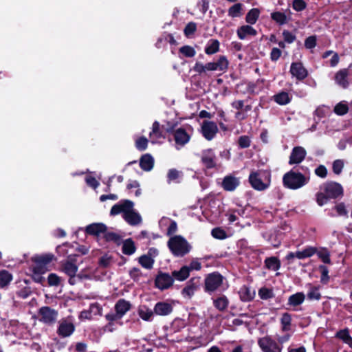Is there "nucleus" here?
Wrapping results in <instances>:
<instances>
[{"label": "nucleus", "instance_id": "aec40b11", "mask_svg": "<svg viewBox=\"0 0 352 352\" xmlns=\"http://www.w3.org/2000/svg\"><path fill=\"white\" fill-rule=\"evenodd\" d=\"M201 161L208 168H211L215 166V154L212 149H206L202 152Z\"/></svg>", "mask_w": 352, "mask_h": 352}, {"label": "nucleus", "instance_id": "7c9ffc66", "mask_svg": "<svg viewBox=\"0 0 352 352\" xmlns=\"http://www.w3.org/2000/svg\"><path fill=\"white\" fill-rule=\"evenodd\" d=\"M136 247L133 241L131 239L125 240L122 243V252L126 255H131L135 253Z\"/></svg>", "mask_w": 352, "mask_h": 352}, {"label": "nucleus", "instance_id": "6e6d98bb", "mask_svg": "<svg viewBox=\"0 0 352 352\" xmlns=\"http://www.w3.org/2000/svg\"><path fill=\"white\" fill-rule=\"evenodd\" d=\"M344 167V162L342 160H336L333 163V171L334 173L339 175Z\"/></svg>", "mask_w": 352, "mask_h": 352}, {"label": "nucleus", "instance_id": "a19ab883", "mask_svg": "<svg viewBox=\"0 0 352 352\" xmlns=\"http://www.w3.org/2000/svg\"><path fill=\"white\" fill-rule=\"evenodd\" d=\"M271 18L279 25H284L288 21V18L286 14L281 12H272L271 14Z\"/></svg>", "mask_w": 352, "mask_h": 352}, {"label": "nucleus", "instance_id": "423d86ee", "mask_svg": "<svg viewBox=\"0 0 352 352\" xmlns=\"http://www.w3.org/2000/svg\"><path fill=\"white\" fill-rule=\"evenodd\" d=\"M258 345L262 352H282L283 350V346L280 345L270 336L259 338Z\"/></svg>", "mask_w": 352, "mask_h": 352}, {"label": "nucleus", "instance_id": "0e129e2a", "mask_svg": "<svg viewBox=\"0 0 352 352\" xmlns=\"http://www.w3.org/2000/svg\"><path fill=\"white\" fill-rule=\"evenodd\" d=\"M296 11H302L306 7V3L303 0H294L292 5Z\"/></svg>", "mask_w": 352, "mask_h": 352}, {"label": "nucleus", "instance_id": "6ab92c4d", "mask_svg": "<svg viewBox=\"0 0 352 352\" xmlns=\"http://www.w3.org/2000/svg\"><path fill=\"white\" fill-rule=\"evenodd\" d=\"M122 218L130 226H137L140 224L142 221L140 214L134 209V207H133L132 209H131Z\"/></svg>", "mask_w": 352, "mask_h": 352}, {"label": "nucleus", "instance_id": "0eeeda50", "mask_svg": "<svg viewBox=\"0 0 352 352\" xmlns=\"http://www.w3.org/2000/svg\"><path fill=\"white\" fill-rule=\"evenodd\" d=\"M223 277L217 272L208 274L205 279V290L208 292L216 291L223 283Z\"/></svg>", "mask_w": 352, "mask_h": 352}, {"label": "nucleus", "instance_id": "473e14b6", "mask_svg": "<svg viewBox=\"0 0 352 352\" xmlns=\"http://www.w3.org/2000/svg\"><path fill=\"white\" fill-rule=\"evenodd\" d=\"M305 298V296L302 292H298L289 296L288 304L292 306H298L302 304Z\"/></svg>", "mask_w": 352, "mask_h": 352}, {"label": "nucleus", "instance_id": "4468645a", "mask_svg": "<svg viewBox=\"0 0 352 352\" xmlns=\"http://www.w3.org/2000/svg\"><path fill=\"white\" fill-rule=\"evenodd\" d=\"M201 129L203 135L208 140H211L218 131L217 124L210 121H204Z\"/></svg>", "mask_w": 352, "mask_h": 352}, {"label": "nucleus", "instance_id": "a18cd8bd", "mask_svg": "<svg viewBox=\"0 0 352 352\" xmlns=\"http://www.w3.org/2000/svg\"><path fill=\"white\" fill-rule=\"evenodd\" d=\"M349 107L345 101H342L337 104L334 107V112L338 116H343L347 113Z\"/></svg>", "mask_w": 352, "mask_h": 352}, {"label": "nucleus", "instance_id": "39448f33", "mask_svg": "<svg viewBox=\"0 0 352 352\" xmlns=\"http://www.w3.org/2000/svg\"><path fill=\"white\" fill-rule=\"evenodd\" d=\"M168 246L176 256H183L190 250V246L187 241L179 235L171 237L168 241Z\"/></svg>", "mask_w": 352, "mask_h": 352}, {"label": "nucleus", "instance_id": "e2e57ef3", "mask_svg": "<svg viewBox=\"0 0 352 352\" xmlns=\"http://www.w3.org/2000/svg\"><path fill=\"white\" fill-rule=\"evenodd\" d=\"M316 45V37L315 36H311L306 38L305 41V46L307 49H312Z\"/></svg>", "mask_w": 352, "mask_h": 352}, {"label": "nucleus", "instance_id": "49530a36", "mask_svg": "<svg viewBox=\"0 0 352 352\" xmlns=\"http://www.w3.org/2000/svg\"><path fill=\"white\" fill-rule=\"evenodd\" d=\"M316 253V250L314 248L309 247L301 251H298L297 258L304 259L311 257Z\"/></svg>", "mask_w": 352, "mask_h": 352}, {"label": "nucleus", "instance_id": "412c9836", "mask_svg": "<svg viewBox=\"0 0 352 352\" xmlns=\"http://www.w3.org/2000/svg\"><path fill=\"white\" fill-rule=\"evenodd\" d=\"M85 230L89 234L99 236L107 231V226L102 223H94L87 226Z\"/></svg>", "mask_w": 352, "mask_h": 352}, {"label": "nucleus", "instance_id": "c756f323", "mask_svg": "<svg viewBox=\"0 0 352 352\" xmlns=\"http://www.w3.org/2000/svg\"><path fill=\"white\" fill-rule=\"evenodd\" d=\"M154 311L146 306H140L138 309L139 316L145 321H150L153 316Z\"/></svg>", "mask_w": 352, "mask_h": 352}, {"label": "nucleus", "instance_id": "c9c22d12", "mask_svg": "<svg viewBox=\"0 0 352 352\" xmlns=\"http://www.w3.org/2000/svg\"><path fill=\"white\" fill-rule=\"evenodd\" d=\"M138 262L144 268L151 270L153 268L155 261L151 256L144 254L138 258Z\"/></svg>", "mask_w": 352, "mask_h": 352}, {"label": "nucleus", "instance_id": "7ed1b4c3", "mask_svg": "<svg viewBox=\"0 0 352 352\" xmlns=\"http://www.w3.org/2000/svg\"><path fill=\"white\" fill-rule=\"evenodd\" d=\"M55 259V256L52 254H45L42 255H36L32 258L34 263L33 266V272L34 273V279L37 282H41L43 278L41 274H45L49 270L48 265Z\"/></svg>", "mask_w": 352, "mask_h": 352}, {"label": "nucleus", "instance_id": "864d4df0", "mask_svg": "<svg viewBox=\"0 0 352 352\" xmlns=\"http://www.w3.org/2000/svg\"><path fill=\"white\" fill-rule=\"evenodd\" d=\"M319 269L321 272L320 281L323 284H327L329 280V270H328L327 267L324 265H320L319 267Z\"/></svg>", "mask_w": 352, "mask_h": 352}, {"label": "nucleus", "instance_id": "5701e85b", "mask_svg": "<svg viewBox=\"0 0 352 352\" xmlns=\"http://www.w3.org/2000/svg\"><path fill=\"white\" fill-rule=\"evenodd\" d=\"M236 33L241 40L245 39L248 36H256L257 34L256 30L248 25L239 27L237 29Z\"/></svg>", "mask_w": 352, "mask_h": 352}, {"label": "nucleus", "instance_id": "c03bdc74", "mask_svg": "<svg viewBox=\"0 0 352 352\" xmlns=\"http://www.w3.org/2000/svg\"><path fill=\"white\" fill-rule=\"evenodd\" d=\"M127 188L129 193L134 194L135 197H139L141 195L140 184L137 181H131L127 185Z\"/></svg>", "mask_w": 352, "mask_h": 352}, {"label": "nucleus", "instance_id": "603ef678", "mask_svg": "<svg viewBox=\"0 0 352 352\" xmlns=\"http://www.w3.org/2000/svg\"><path fill=\"white\" fill-rule=\"evenodd\" d=\"M258 296L261 299L267 300L273 297V292L272 289L262 287L258 291Z\"/></svg>", "mask_w": 352, "mask_h": 352}, {"label": "nucleus", "instance_id": "dca6fc26", "mask_svg": "<svg viewBox=\"0 0 352 352\" xmlns=\"http://www.w3.org/2000/svg\"><path fill=\"white\" fill-rule=\"evenodd\" d=\"M173 305L168 302H159L155 304L153 311L158 316H167L173 311Z\"/></svg>", "mask_w": 352, "mask_h": 352}, {"label": "nucleus", "instance_id": "f8f14e48", "mask_svg": "<svg viewBox=\"0 0 352 352\" xmlns=\"http://www.w3.org/2000/svg\"><path fill=\"white\" fill-rule=\"evenodd\" d=\"M75 255L69 256L63 264V271L69 277H74L78 272V266L76 265Z\"/></svg>", "mask_w": 352, "mask_h": 352}, {"label": "nucleus", "instance_id": "680f3d73", "mask_svg": "<svg viewBox=\"0 0 352 352\" xmlns=\"http://www.w3.org/2000/svg\"><path fill=\"white\" fill-rule=\"evenodd\" d=\"M196 29H197L196 23H195L193 22H190L185 27L184 34L186 36H189V35L193 34L196 31Z\"/></svg>", "mask_w": 352, "mask_h": 352}, {"label": "nucleus", "instance_id": "9b49d317", "mask_svg": "<svg viewBox=\"0 0 352 352\" xmlns=\"http://www.w3.org/2000/svg\"><path fill=\"white\" fill-rule=\"evenodd\" d=\"M75 330V326L71 321L67 319H62L58 322L57 333L61 338L70 336Z\"/></svg>", "mask_w": 352, "mask_h": 352}, {"label": "nucleus", "instance_id": "de8ad7c7", "mask_svg": "<svg viewBox=\"0 0 352 352\" xmlns=\"http://www.w3.org/2000/svg\"><path fill=\"white\" fill-rule=\"evenodd\" d=\"M307 297L310 300H320L321 298V294L319 292V287L312 286L310 285Z\"/></svg>", "mask_w": 352, "mask_h": 352}, {"label": "nucleus", "instance_id": "cd10ccee", "mask_svg": "<svg viewBox=\"0 0 352 352\" xmlns=\"http://www.w3.org/2000/svg\"><path fill=\"white\" fill-rule=\"evenodd\" d=\"M190 275V268L188 266H183L179 270H175L172 272V276L176 280L183 281Z\"/></svg>", "mask_w": 352, "mask_h": 352}, {"label": "nucleus", "instance_id": "a878e982", "mask_svg": "<svg viewBox=\"0 0 352 352\" xmlns=\"http://www.w3.org/2000/svg\"><path fill=\"white\" fill-rule=\"evenodd\" d=\"M131 304L125 300H119L115 305L116 313L121 318L130 309Z\"/></svg>", "mask_w": 352, "mask_h": 352}, {"label": "nucleus", "instance_id": "e433bc0d", "mask_svg": "<svg viewBox=\"0 0 352 352\" xmlns=\"http://www.w3.org/2000/svg\"><path fill=\"white\" fill-rule=\"evenodd\" d=\"M219 50V42L216 39L210 40L205 49L206 54L208 55L217 53Z\"/></svg>", "mask_w": 352, "mask_h": 352}, {"label": "nucleus", "instance_id": "f03ea898", "mask_svg": "<svg viewBox=\"0 0 352 352\" xmlns=\"http://www.w3.org/2000/svg\"><path fill=\"white\" fill-rule=\"evenodd\" d=\"M251 186L258 191L267 189L271 184V173L268 170L252 171L249 176Z\"/></svg>", "mask_w": 352, "mask_h": 352}, {"label": "nucleus", "instance_id": "9d476101", "mask_svg": "<svg viewBox=\"0 0 352 352\" xmlns=\"http://www.w3.org/2000/svg\"><path fill=\"white\" fill-rule=\"evenodd\" d=\"M200 286V278H192L182 290V295L186 299H190Z\"/></svg>", "mask_w": 352, "mask_h": 352}, {"label": "nucleus", "instance_id": "f257e3e1", "mask_svg": "<svg viewBox=\"0 0 352 352\" xmlns=\"http://www.w3.org/2000/svg\"><path fill=\"white\" fill-rule=\"evenodd\" d=\"M228 67V60L224 56L219 58L217 62H210L204 64L201 62H196L192 67V70L199 75L208 74L209 72L220 71L225 72Z\"/></svg>", "mask_w": 352, "mask_h": 352}, {"label": "nucleus", "instance_id": "69168bd1", "mask_svg": "<svg viewBox=\"0 0 352 352\" xmlns=\"http://www.w3.org/2000/svg\"><path fill=\"white\" fill-rule=\"evenodd\" d=\"M283 36L284 41L288 43H293L296 39L295 35H294L292 33H291L290 32H289L287 30L283 31Z\"/></svg>", "mask_w": 352, "mask_h": 352}, {"label": "nucleus", "instance_id": "72a5a7b5", "mask_svg": "<svg viewBox=\"0 0 352 352\" xmlns=\"http://www.w3.org/2000/svg\"><path fill=\"white\" fill-rule=\"evenodd\" d=\"M12 280V275L6 270L0 271V288L7 287Z\"/></svg>", "mask_w": 352, "mask_h": 352}, {"label": "nucleus", "instance_id": "37998d69", "mask_svg": "<svg viewBox=\"0 0 352 352\" xmlns=\"http://www.w3.org/2000/svg\"><path fill=\"white\" fill-rule=\"evenodd\" d=\"M242 4L236 3L231 6L228 10V15L232 18L239 17L242 14Z\"/></svg>", "mask_w": 352, "mask_h": 352}, {"label": "nucleus", "instance_id": "6e6552de", "mask_svg": "<svg viewBox=\"0 0 352 352\" xmlns=\"http://www.w3.org/2000/svg\"><path fill=\"white\" fill-rule=\"evenodd\" d=\"M39 320L47 324H54L58 317V311L50 307H42L38 312Z\"/></svg>", "mask_w": 352, "mask_h": 352}, {"label": "nucleus", "instance_id": "13d9d810", "mask_svg": "<svg viewBox=\"0 0 352 352\" xmlns=\"http://www.w3.org/2000/svg\"><path fill=\"white\" fill-rule=\"evenodd\" d=\"M47 280L50 286H57L60 282V278L56 274L52 273L48 276Z\"/></svg>", "mask_w": 352, "mask_h": 352}, {"label": "nucleus", "instance_id": "79ce46f5", "mask_svg": "<svg viewBox=\"0 0 352 352\" xmlns=\"http://www.w3.org/2000/svg\"><path fill=\"white\" fill-rule=\"evenodd\" d=\"M292 317L288 313H284L280 318V323L282 330L283 331H288L291 329Z\"/></svg>", "mask_w": 352, "mask_h": 352}, {"label": "nucleus", "instance_id": "20e7f679", "mask_svg": "<svg viewBox=\"0 0 352 352\" xmlns=\"http://www.w3.org/2000/svg\"><path fill=\"white\" fill-rule=\"evenodd\" d=\"M308 182V179L300 173L292 170L285 173L283 177V183L285 187L296 190L304 186Z\"/></svg>", "mask_w": 352, "mask_h": 352}, {"label": "nucleus", "instance_id": "052dcab7", "mask_svg": "<svg viewBox=\"0 0 352 352\" xmlns=\"http://www.w3.org/2000/svg\"><path fill=\"white\" fill-rule=\"evenodd\" d=\"M251 109L250 105H247L244 107V109L238 110V112L235 114V118L239 120H243L247 118L246 113Z\"/></svg>", "mask_w": 352, "mask_h": 352}, {"label": "nucleus", "instance_id": "8fccbe9b", "mask_svg": "<svg viewBox=\"0 0 352 352\" xmlns=\"http://www.w3.org/2000/svg\"><path fill=\"white\" fill-rule=\"evenodd\" d=\"M148 140L145 137H140L135 140V147L138 150L143 151L146 149Z\"/></svg>", "mask_w": 352, "mask_h": 352}, {"label": "nucleus", "instance_id": "bf43d9fd", "mask_svg": "<svg viewBox=\"0 0 352 352\" xmlns=\"http://www.w3.org/2000/svg\"><path fill=\"white\" fill-rule=\"evenodd\" d=\"M168 182L176 180L182 176V172L176 169H170L168 173Z\"/></svg>", "mask_w": 352, "mask_h": 352}, {"label": "nucleus", "instance_id": "2f4dec72", "mask_svg": "<svg viewBox=\"0 0 352 352\" xmlns=\"http://www.w3.org/2000/svg\"><path fill=\"white\" fill-rule=\"evenodd\" d=\"M347 75V69H342L336 74L335 77L336 82L344 88H346L348 85Z\"/></svg>", "mask_w": 352, "mask_h": 352}, {"label": "nucleus", "instance_id": "4be33fe9", "mask_svg": "<svg viewBox=\"0 0 352 352\" xmlns=\"http://www.w3.org/2000/svg\"><path fill=\"white\" fill-rule=\"evenodd\" d=\"M239 179L232 175L224 177L222 182V186L227 191H233L239 185Z\"/></svg>", "mask_w": 352, "mask_h": 352}, {"label": "nucleus", "instance_id": "5fc2aeb1", "mask_svg": "<svg viewBox=\"0 0 352 352\" xmlns=\"http://www.w3.org/2000/svg\"><path fill=\"white\" fill-rule=\"evenodd\" d=\"M329 199L331 198L329 197V196H327V194H326L325 192H318L316 195V201L318 204L320 206L327 204Z\"/></svg>", "mask_w": 352, "mask_h": 352}, {"label": "nucleus", "instance_id": "2eb2a0df", "mask_svg": "<svg viewBox=\"0 0 352 352\" xmlns=\"http://www.w3.org/2000/svg\"><path fill=\"white\" fill-rule=\"evenodd\" d=\"M173 283V276L166 273L160 274L155 279L156 287L160 289H166L170 287Z\"/></svg>", "mask_w": 352, "mask_h": 352}, {"label": "nucleus", "instance_id": "09e8293b", "mask_svg": "<svg viewBox=\"0 0 352 352\" xmlns=\"http://www.w3.org/2000/svg\"><path fill=\"white\" fill-rule=\"evenodd\" d=\"M337 336L343 340L344 342L352 347V338L347 330H342L337 333Z\"/></svg>", "mask_w": 352, "mask_h": 352}, {"label": "nucleus", "instance_id": "4c0bfd02", "mask_svg": "<svg viewBox=\"0 0 352 352\" xmlns=\"http://www.w3.org/2000/svg\"><path fill=\"white\" fill-rule=\"evenodd\" d=\"M214 307L219 311H224L229 305L228 299L223 296L217 298L213 302Z\"/></svg>", "mask_w": 352, "mask_h": 352}, {"label": "nucleus", "instance_id": "bb28decb", "mask_svg": "<svg viewBox=\"0 0 352 352\" xmlns=\"http://www.w3.org/2000/svg\"><path fill=\"white\" fill-rule=\"evenodd\" d=\"M149 137L152 144H155L159 138L163 137L162 133L160 129V123L155 121L153 124L152 131L149 133Z\"/></svg>", "mask_w": 352, "mask_h": 352}, {"label": "nucleus", "instance_id": "338daca9", "mask_svg": "<svg viewBox=\"0 0 352 352\" xmlns=\"http://www.w3.org/2000/svg\"><path fill=\"white\" fill-rule=\"evenodd\" d=\"M239 144L241 148H248L250 145V140L248 136H241L239 139Z\"/></svg>", "mask_w": 352, "mask_h": 352}, {"label": "nucleus", "instance_id": "ddd939ff", "mask_svg": "<svg viewBox=\"0 0 352 352\" xmlns=\"http://www.w3.org/2000/svg\"><path fill=\"white\" fill-rule=\"evenodd\" d=\"M307 155L306 150L302 146L294 147L289 156V164H298L305 159Z\"/></svg>", "mask_w": 352, "mask_h": 352}, {"label": "nucleus", "instance_id": "4d7b16f0", "mask_svg": "<svg viewBox=\"0 0 352 352\" xmlns=\"http://www.w3.org/2000/svg\"><path fill=\"white\" fill-rule=\"evenodd\" d=\"M211 234L214 238L217 239H223L226 237L225 231L219 228H214Z\"/></svg>", "mask_w": 352, "mask_h": 352}, {"label": "nucleus", "instance_id": "393cba45", "mask_svg": "<svg viewBox=\"0 0 352 352\" xmlns=\"http://www.w3.org/2000/svg\"><path fill=\"white\" fill-rule=\"evenodd\" d=\"M154 164V160L152 156L149 154H146L143 155L140 161V166L144 170L149 171L151 170Z\"/></svg>", "mask_w": 352, "mask_h": 352}, {"label": "nucleus", "instance_id": "f704fd0d", "mask_svg": "<svg viewBox=\"0 0 352 352\" xmlns=\"http://www.w3.org/2000/svg\"><path fill=\"white\" fill-rule=\"evenodd\" d=\"M260 15V10L258 8L251 9L246 14L245 21L249 24H254Z\"/></svg>", "mask_w": 352, "mask_h": 352}, {"label": "nucleus", "instance_id": "f3484780", "mask_svg": "<svg viewBox=\"0 0 352 352\" xmlns=\"http://www.w3.org/2000/svg\"><path fill=\"white\" fill-rule=\"evenodd\" d=\"M290 73L298 80H303L307 76V72L300 63H292Z\"/></svg>", "mask_w": 352, "mask_h": 352}, {"label": "nucleus", "instance_id": "58836bf2", "mask_svg": "<svg viewBox=\"0 0 352 352\" xmlns=\"http://www.w3.org/2000/svg\"><path fill=\"white\" fill-rule=\"evenodd\" d=\"M274 101L280 105H285L288 104L291 98L287 92H280L274 96Z\"/></svg>", "mask_w": 352, "mask_h": 352}, {"label": "nucleus", "instance_id": "ea45409f", "mask_svg": "<svg viewBox=\"0 0 352 352\" xmlns=\"http://www.w3.org/2000/svg\"><path fill=\"white\" fill-rule=\"evenodd\" d=\"M239 296L242 300L249 301L253 298L254 293L246 286L242 287L239 290Z\"/></svg>", "mask_w": 352, "mask_h": 352}, {"label": "nucleus", "instance_id": "a211bd4d", "mask_svg": "<svg viewBox=\"0 0 352 352\" xmlns=\"http://www.w3.org/2000/svg\"><path fill=\"white\" fill-rule=\"evenodd\" d=\"M324 192L331 199H335L342 194V188L337 183H329L324 186Z\"/></svg>", "mask_w": 352, "mask_h": 352}, {"label": "nucleus", "instance_id": "b1692460", "mask_svg": "<svg viewBox=\"0 0 352 352\" xmlns=\"http://www.w3.org/2000/svg\"><path fill=\"white\" fill-rule=\"evenodd\" d=\"M175 142L181 146H184L190 140V135L182 128L177 129L175 132Z\"/></svg>", "mask_w": 352, "mask_h": 352}, {"label": "nucleus", "instance_id": "c85d7f7f", "mask_svg": "<svg viewBox=\"0 0 352 352\" xmlns=\"http://www.w3.org/2000/svg\"><path fill=\"white\" fill-rule=\"evenodd\" d=\"M265 265L270 270L277 271L280 267V262L277 257L272 256L265 260Z\"/></svg>", "mask_w": 352, "mask_h": 352}, {"label": "nucleus", "instance_id": "774afa93", "mask_svg": "<svg viewBox=\"0 0 352 352\" xmlns=\"http://www.w3.org/2000/svg\"><path fill=\"white\" fill-rule=\"evenodd\" d=\"M315 173L322 178H324L327 175V170L323 165L319 166L316 170Z\"/></svg>", "mask_w": 352, "mask_h": 352}, {"label": "nucleus", "instance_id": "1a4fd4ad", "mask_svg": "<svg viewBox=\"0 0 352 352\" xmlns=\"http://www.w3.org/2000/svg\"><path fill=\"white\" fill-rule=\"evenodd\" d=\"M134 207V203L129 199H123L113 205L110 210L111 216H116L122 214V217Z\"/></svg>", "mask_w": 352, "mask_h": 352}, {"label": "nucleus", "instance_id": "3c124183", "mask_svg": "<svg viewBox=\"0 0 352 352\" xmlns=\"http://www.w3.org/2000/svg\"><path fill=\"white\" fill-rule=\"evenodd\" d=\"M179 52L186 57H193L196 54L195 49L189 45L182 47Z\"/></svg>", "mask_w": 352, "mask_h": 352}]
</instances>
